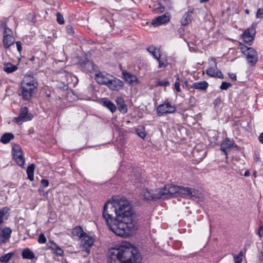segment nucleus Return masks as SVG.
<instances>
[{
	"instance_id": "1",
	"label": "nucleus",
	"mask_w": 263,
	"mask_h": 263,
	"mask_svg": "<svg viewBox=\"0 0 263 263\" xmlns=\"http://www.w3.org/2000/svg\"><path fill=\"white\" fill-rule=\"evenodd\" d=\"M134 215L132 205L124 198L108 202L103 206V219L109 229L119 236H128L136 230Z\"/></svg>"
},
{
	"instance_id": "2",
	"label": "nucleus",
	"mask_w": 263,
	"mask_h": 263,
	"mask_svg": "<svg viewBox=\"0 0 263 263\" xmlns=\"http://www.w3.org/2000/svg\"><path fill=\"white\" fill-rule=\"evenodd\" d=\"M142 257L139 250L128 243L108 252V263H140Z\"/></svg>"
},
{
	"instance_id": "3",
	"label": "nucleus",
	"mask_w": 263,
	"mask_h": 263,
	"mask_svg": "<svg viewBox=\"0 0 263 263\" xmlns=\"http://www.w3.org/2000/svg\"><path fill=\"white\" fill-rule=\"evenodd\" d=\"M37 82L36 79L30 76L25 77L18 89V94L23 100H30L37 92Z\"/></svg>"
},
{
	"instance_id": "4",
	"label": "nucleus",
	"mask_w": 263,
	"mask_h": 263,
	"mask_svg": "<svg viewBox=\"0 0 263 263\" xmlns=\"http://www.w3.org/2000/svg\"><path fill=\"white\" fill-rule=\"evenodd\" d=\"M167 198L181 196L184 198H199V192L197 190L182 186L167 184L165 186Z\"/></svg>"
},
{
	"instance_id": "5",
	"label": "nucleus",
	"mask_w": 263,
	"mask_h": 263,
	"mask_svg": "<svg viewBox=\"0 0 263 263\" xmlns=\"http://www.w3.org/2000/svg\"><path fill=\"white\" fill-rule=\"evenodd\" d=\"M77 65L81 70L87 73H96L99 69L98 66L89 60L86 55L79 57Z\"/></svg>"
},
{
	"instance_id": "6",
	"label": "nucleus",
	"mask_w": 263,
	"mask_h": 263,
	"mask_svg": "<svg viewBox=\"0 0 263 263\" xmlns=\"http://www.w3.org/2000/svg\"><path fill=\"white\" fill-rule=\"evenodd\" d=\"M239 49L242 53L246 57L248 63L254 66L256 64L258 60V54L257 51L252 47H249L239 42Z\"/></svg>"
},
{
	"instance_id": "7",
	"label": "nucleus",
	"mask_w": 263,
	"mask_h": 263,
	"mask_svg": "<svg viewBox=\"0 0 263 263\" xmlns=\"http://www.w3.org/2000/svg\"><path fill=\"white\" fill-rule=\"evenodd\" d=\"M176 110V107L172 105L168 100L165 101L163 104L159 105L157 107V114L158 116H162L164 115L174 113Z\"/></svg>"
},
{
	"instance_id": "8",
	"label": "nucleus",
	"mask_w": 263,
	"mask_h": 263,
	"mask_svg": "<svg viewBox=\"0 0 263 263\" xmlns=\"http://www.w3.org/2000/svg\"><path fill=\"white\" fill-rule=\"evenodd\" d=\"M33 115L28 112V109L27 107H23L20 110L19 116L14 118V122L18 124L24 122L30 121L33 118Z\"/></svg>"
},
{
	"instance_id": "9",
	"label": "nucleus",
	"mask_w": 263,
	"mask_h": 263,
	"mask_svg": "<svg viewBox=\"0 0 263 263\" xmlns=\"http://www.w3.org/2000/svg\"><path fill=\"white\" fill-rule=\"evenodd\" d=\"M255 33V28L254 27H249L241 34L242 39L246 43L252 42L254 39Z\"/></svg>"
},
{
	"instance_id": "10",
	"label": "nucleus",
	"mask_w": 263,
	"mask_h": 263,
	"mask_svg": "<svg viewBox=\"0 0 263 263\" xmlns=\"http://www.w3.org/2000/svg\"><path fill=\"white\" fill-rule=\"evenodd\" d=\"M110 80L107 86L110 89L118 91L123 88L124 83L120 79L114 77H111Z\"/></svg>"
},
{
	"instance_id": "11",
	"label": "nucleus",
	"mask_w": 263,
	"mask_h": 263,
	"mask_svg": "<svg viewBox=\"0 0 263 263\" xmlns=\"http://www.w3.org/2000/svg\"><path fill=\"white\" fill-rule=\"evenodd\" d=\"M95 79L98 83L102 85H105L106 86L110 81V78L108 77V74L107 73H104L99 71L98 69V71L95 73Z\"/></svg>"
},
{
	"instance_id": "12",
	"label": "nucleus",
	"mask_w": 263,
	"mask_h": 263,
	"mask_svg": "<svg viewBox=\"0 0 263 263\" xmlns=\"http://www.w3.org/2000/svg\"><path fill=\"white\" fill-rule=\"evenodd\" d=\"M81 238L82 245L85 249V252L89 254L90 248L94 243L95 239L92 237L88 236L87 234Z\"/></svg>"
},
{
	"instance_id": "13",
	"label": "nucleus",
	"mask_w": 263,
	"mask_h": 263,
	"mask_svg": "<svg viewBox=\"0 0 263 263\" xmlns=\"http://www.w3.org/2000/svg\"><path fill=\"white\" fill-rule=\"evenodd\" d=\"M12 230L9 227L1 229L0 231V244L3 245L7 242L11 237Z\"/></svg>"
},
{
	"instance_id": "14",
	"label": "nucleus",
	"mask_w": 263,
	"mask_h": 263,
	"mask_svg": "<svg viewBox=\"0 0 263 263\" xmlns=\"http://www.w3.org/2000/svg\"><path fill=\"white\" fill-rule=\"evenodd\" d=\"M171 16L167 13L164 14L162 15L156 17L153 20L152 24L154 26H159L162 24L167 23L170 20Z\"/></svg>"
},
{
	"instance_id": "15",
	"label": "nucleus",
	"mask_w": 263,
	"mask_h": 263,
	"mask_svg": "<svg viewBox=\"0 0 263 263\" xmlns=\"http://www.w3.org/2000/svg\"><path fill=\"white\" fill-rule=\"evenodd\" d=\"M206 73L211 77L218 78L222 79L224 78V76L221 71L219 69H217V64L216 62H215V67L209 68L206 70Z\"/></svg>"
},
{
	"instance_id": "16",
	"label": "nucleus",
	"mask_w": 263,
	"mask_h": 263,
	"mask_svg": "<svg viewBox=\"0 0 263 263\" xmlns=\"http://www.w3.org/2000/svg\"><path fill=\"white\" fill-rule=\"evenodd\" d=\"M194 9H191L184 14L180 21V23L182 26H186L192 22L193 18L192 14L194 13Z\"/></svg>"
},
{
	"instance_id": "17",
	"label": "nucleus",
	"mask_w": 263,
	"mask_h": 263,
	"mask_svg": "<svg viewBox=\"0 0 263 263\" xmlns=\"http://www.w3.org/2000/svg\"><path fill=\"white\" fill-rule=\"evenodd\" d=\"M209 87L208 83L205 81H201L197 82H194L192 86L190 87V88L198 89L200 91H205Z\"/></svg>"
},
{
	"instance_id": "18",
	"label": "nucleus",
	"mask_w": 263,
	"mask_h": 263,
	"mask_svg": "<svg viewBox=\"0 0 263 263\" xmlns=\"http://www.w3.org/2000/svg\"><path fill=\"white\" fill-rule=\"evenodd\" d=\"M122 73L124 81L129 84H133L134 82H136L137 80V78L136 76L127 72L125 70L123 71Z\"/></svg>"
},
{
	"instance_id": "19",
	"label": "nucleus",
	"mask_w": 263,
	"mask_h": 263,
	"mask_svg": "<svg viewBox=\"0 0 263 263\" xmlns=\"http://www.w3.org/2000/svg\"><path fill=\"white\" fill-rule=\"evenodd\" d=\"M234 144V141L229 138H227L221 144L220 149L227 155V149L232 147Z\"/></svg>"
},
{
	"instance_id": "20",
	"label": "nucleus",
	"mask_w": 263,
	"mask_h": 263,
	"mask_svg": "<svg viewBox=\"0 0 263 263\" xmlns=\"http://www.w3.org/2000/svg\"><path fill=\"white\" fill-rule=\"evenodd\" d=\"M102 102L103 106L109 109L112 113L116 111L117 107L115 104L107 98H103Z\"/></svg>"
},
{
	"instance_id": "21",
	"label": "nucleus",
	"mask_w": 263,
	"mask_h": 263,
	"mask_svg": "<svg viewBox=\"0 0 263 263\" xmlns=\"http://www.w3.org/2000/svg\"><path fill=\"white\" fill-rule=\"evenodd\" d=\"M154 200L158 199H166L167 198V194L165 187L162 189H159L155 191V193H153Z\"/></svg>"
},
{
	"instance_id": "22",
	"label": "nucleus",
	"mask_w": 263,
	"mask_h": 263,
	"mask_svg": "<svg viewBox=\"0 0 263 263\" xmlns=\"http://www.w3.org/2000/svg\"><path fill=\"white\" fill-rule=\"evenodd\" d=\"M116 103L119 110L122 113H126L127 111V106L125 104L124 100L123 98L120 97L116 99Z\"/></svg>"
},
{
	"instance_id": "23",
	"label": "nucleus",
	"mask_w": 263,
	"mask_h": 263,
	"mask_svg": "<svg viewBox=\"0 0 263 263\" xmlns=\"http://www.w3.org/2000/svg\"><path fill=\"white\" fill-rule=\"evenodd\" d=\"M3 46L6 49H8L14 43L13 36L3 35Z\"/></svg>"
},
{
	"instance_id": "24",
	"label": "nucleus",
	"mask_w": 263,
	"mask_h": 263,
	"mask_svg": "<svg viewBox=\"0 0 263 263\" xmlns=\"http://www.w3.org/2000/svg\"><path fill=\"white\" fill-rule=\"evenodd\" d=\"M143 199L147 200H154L153 191H149L147 189H143L141 193Z\"/></svg>"
},
{
	"instance_id": "25",
	"label": "nucleus",
	"mask_w": 263,
	"mask_h": 263,
	"mask_svg": "<svg viewBox=\"0 0 263 263\" xmlns=\"http://www.w3.org/2000/svg\"><path fill=\"white\" fill-rule=\"evenodd\" d=\"M18 69L17 65H13L10 63H6L4 64L3 70L7 73L15 71Z\"/></svg>"
},
{
	"instance_id": "26",
	"label": "nucleus",
	"mask_w": 263,
	"mask_h": 263,
	"mask_svg": "<svg viewBox=\"0 0 263 263\" xmlns=\"http://www.w3.org/2000/svg\"><path fill=\"white\" fill-rule=\"evenodd\" d=\"M22 256L24 259H32L35 258L34 253L29 248H26L22 252Z\"/></svg>"
},
{
	"instance_id": "27",
	"label": "nucleus",
	"mask_w": 263,
	"mask_h": 263,
	"mask_svg": "<svg viewBox=\"0 0 263 263\" xmlns=\"http://www.w3.org/2000/svg\"><path fill=\"white\" fill-rule=\"evenodd\" d=\"M13 158L18 165L20 166H23L24 165L25 163V159L23 156V152L22 153V154L14 155Z\"/></svg>"
},
{
	"instance_id": "28",
	"label": "nucleus",
	"mask_w": 263,
	"mask_h": 263,
	"mask_svg": "<svg viewBox=\"0 0 263 263\" xmlns=\"http://www.w3.org/2000/svg\"><path fill=\"white\" fill-rule=\"evenodd\" d=\"M14 138V135L11 133H6L3 134L1 138V141L3 144L9 143L11 140Z\"/></svg>"
},
{
	"instance_id": "29",
	"label": "nucleus",
	"mask_w": 263,
	"mask_h": 263,
	"mask_svg": "<svg viewBox=\"0 0 263 263\" xmlns=\"http://www.w3.org/2000/svg\"><path fill=\"white\" fill-rule=\"evenodd\" d=\"M35 169V165L33 163L30 164L27 168L26 172L28 178L30 181H33L34 179V171Z\"/></svg>"
},
{
	"instance_id": "30",
	"label": "nucleus",
	"mask_w": 263,
	"mask_h": 263,
	"mask_svg": "<svg viewBox=\"0 0 263 263\" xmlns=\"http://www.w3.org/2000/svg\"><path fill=\"white\" fill-rule=\"evenodd\" d=\"M147 50L155 59L158 58V53H160L159 49L153 46L148 47Z\"/></svg>"
},
{
	"instance_id": "31",
	"label": "nucleus",
	"mask_w": 263,
	"mask_h": 263,
	"mask_svg": "<svg viewBox=\"0 0 263 263\" xmlns=\"http://www.w3.org/2000/svg\"><path fill=\"white\" fill-rule=\"evenodd\" d=\"M156 59L159 63V68H165L167 66L168 63L167 60L164 58H161L160 53H158V58Z\"/></svg>"
},
{
	"instance_id": "32",
	"label": "nucleus",
	"mask_w": 263,
	"mask_h": 263,
	"mask_svg": "<svg viewBox=\"0 0 263 263\" xmlns=\"http://www.w3.org/2000/svg\"><path fill=\"white\" fill-rule=\"evenodd\" d=\"M72 233L74 235L78 236L80 238H82L87 234L83 230L81 227H76L73 230Z\"/></svg>"
},
{
	"instance_id": "33",
	"label": "nucleus",
	"mask_w": 263,
	"mask_h": 263,
	"mask_svg": "<svg viewBox=\"0 0 263 263\" xmlns=\"http://www.w3.org/2000/svg\"><path fill=\"white\" fill-rule=\"evenodd\" d=\"M14 255V253L10 252L0 257V263H7Z\"/></svg>"
},
{
	"instance_id": "34",
	"label": "nucleus",
	"mask_w": 263,
	"mask_h": 263,
	"mask_svg": "<svg viewBox=\"0 0 263 263\" xmlns=\"http://www.w3.org/2000/svg\"><path fill=\"white\" fill-rule=\"evenodd\" d=\"M9 210V208L6 206L0 209V229L2 228V224L4 221V218L6 214L8 212Z\"/></svg>"
},
{
	"instance_id": "35",
	"label": "nucleus",
	"mask_w": 263,
	"mask_h": 263,
	"mask_svg": "<svg viewBox=\"0 0 263 263\" xmlns=\"http://www.w3.org/2000/svg\"><path fill=\"white\" fill-rule=\"evenodd\" d=\"M164 7L160 4H157L155 5L154 8L153 9V11L155 13H162L164 11Z\"/></svg>"
},
{
	"instance_id": "36",
	"label": "nucleus",
	"mask_w": 263,
	"mask_h": 263,
	"mask_svg": "<svg viewBox=\"0 0 263 263\" xmlns=\"http://www.w3.org/2000/svg\"><path fill=\"white\" fill-rule=\"evenodd\" d=\"M112 20L109 17H102L101 19V23L105 26L106 28H110L111 26Z\"/></svg>"
},
{
	"instance_id": "37",
	"label": "nucleus",
	"mask_w": 263,
	"mask_h": 263,
	"mask_svg": "<svg viewBox=\"0 0 263 263\" xmlns=\"http://www.w3.org/2000/svg\"><path fill=\"white\" fill-rule=\"evenodd\" d=\"M22 153H23V151L21 147L18 144H13L12 149L13 156H14V155L22 154Z\"/></svg>"
},
{
	"instance_id": "38",
	"label": "nucleus",
	"mask_w": 263,
	"mask_h": 263,
	"mask_svg": "<svg viewBox=\"0 0 263 263\" xmlns=\"http://www.w3.org/2000/svg\"><path fill=\"white\" fill-rule=\"evenodd\" d=\"M136 134L141 138L144 139L146 136V133L144 132V128L143 127L138 128L136 129Z\"/></svg>"
},
{
	"instance_id": "39",
	"label": "nucleus",
	"mask_w": 263,
	"mask_h": 263,
	"mask_svg": "<svg viewBox=\"0 0 263 263\" xmlns=\"http://www.w3.org/2000/svg\"><path fill=\"white\" fill-rule=\"evenodd\" d=\"M242 253L241 251L239 252V254L234 255V259L235 262V263H241L242 260Z\"/></svg>"
},
{
	"instance_id": "40",
	"label": "nucleus",
	"mask_w": 263,
	"mask_h": 263,
	"mask_svg": "<svg viewBox=\"0 0 263 263\" xmlns=\"http://www.w3.org/2000/svg\"><path fill=\"white\" fill-rule=\"evenodd\" d=\"M57 21L59 24H63L65 22L63 15L60 12L57 13Z\"/></svg>"
},
{
	"instance_id": "41",
	"label": "nucleus",
	"mask_w": 263,
	"mask_h": 263,
	"mask_svg": "<svg viewBox=\"0 0 263 263\" xmlns=\"http://www.w3.org/2000/svg\"><path fill=\"white\" fill-rule=\"evenodd\" d=\"M231 86H232V84L230 83L223 81L221 83L220 88L221 90H227Z\"/></svg>"
},
{
	"instance_id": "42",
	"label": "nucleus",
	"mask_w": 263,
	"mask_h": 263,
	"mask_svg": "<svg viewBox=\"0 0 263 263\" xmlns=\"http://www.w3.org/2000/svg\"><path fill=\"white\" fill-rule=\"evenodd\" d=\"M170 82L167 81H163L161 80H158L156 82V85L159 86H166L169 85Z\"/></svg>"
},
{
	"instance_id": "43",
	"label": "nucleus",
	"mask_w": 263,
	"mask_h": 263,
	"mask_svg": "<svg viewBox=\"0 0 263 263\" xmlns=\"http://www.w3.org/2000/svg\"><path fill=\"white\" fill-rule=\"evenodd\" d=\"M7 35L8 36H13V32L12 30L6 26H5L4 30L3 32V35Z\"/></svg>"
},
{
	"instance_id": "44",
	"label": "nucleus",
	"mask_w": 263,
	"mask_h": 263,
	"mask_svg": "<svg viewBox=\"0 0 263 263\" xmlns=\"http://www.w3.org/2000/svg\"><path fill=\"white\" fill-rule=\"evenodd\" d=\"M46 238L44 234L43 233H41L39 235V238H38V242L39 243H45L46 242Z\"/></svg>"
},
{
	"instance_id": "45",
	"label": "nucleus",
	"mask_w": 263,
	"mask_h": 263,
	"mask_svg": "<svg viewBox=\"0 0 263 263\" xmlns=\"http://www.w3.org/2000/svg\"><path fill=\"white\" fill-rule=\"evenodd\" d=\"M67 32L71 35H72L74 33V31L73 27L71 25H68L66 27Z\"/></svg>"
},
{
	"instance_id": "46",
	"label": "nucleus",
	"mask_w": 263,
	"mask_h": 263,
	"mask_svg": "<svg viewBox=\"0 0 263 263\" xmlns=\"http://www.w3.org/2000/svg\"><path fill=\"white\" fill-rule=\"evenodd\" d=\"M175 89L177 92H179L181 91V89L180 87V79L179 78H177L176 79V81L175 83Z\"/></svg>"
},
{
	"instance_id": "47",
	"label": "nucleus",
	"mask_w": 263,
	"mask_h": 263,
	"mask_svg": "<svg viewBox=\"0 0 263 263\" xmlns=\"http://www.w3.org/2000/svg\"><path fill=\"white\" fill-rule=\"evenodd\" d=\"M256 17L257 18H263V9L259 8L256 14Z\"/></svg>"
},
{
	"instance_id": "48",
	"label": "nucleus",
	"mask_w": 263,
	"mask_h": 263,
	"mask_svg": "<svg viewBox=\"0 0 263 263\" xmlns=\"http://www.w3.org/2000/svg\"><path fill=\"white\" fill-rule=\"evenodd\" d=\"M49 181L47 179H42L41 180V186L43 188L47 187L49 185Z\"/></svg>"
},
{
	"instance_id": "49",
	"label": "nucleus",
	"mask_w": 263,
	"mask_h": 263,
	"mask_svg": "<svg viewBox=\"0 0 263 263\" xmlns=\"http://www.w3.org/2000/svg\"><path fill=\"white\" fill-rule=\"evenodd\" d=\"M55 252L57 255L60 256H63L64 255L63 250L60 247L55 250Z\"/></svg>"
},
{
	"instance_id": "50",
	"label": "nucleus",
	"mask_w": 263,
	"mask_h": 263,
	"mask_svg": "<svg viewBox=\"0 0 263 263\" xmlns=\"http://www.w3.org/2000/svg\"><path fill=\"white\" fill-rule=\"evenodd\" d=\"M16 45L17 47V49L18 51L21 53V51H22V43L21 41H17L16 42Z\"/></svg>"
},
{
	"instance_id": "51",
	"label": "nucleus",
	"mask_w": 263,
	"mask_h": 263,
	"mask_svg": "<svg viewBox=\"0 0 263 263\" xmlns=\"http://www.w3.org/2000/svg\"><path fill=\"white\" fill-rule=\"evenodd\" d=\"M50 242L51 243L50 247L52 249L56 250L57 249H58L59 247V246L56 243H55L54 241H50Z\"/></svg>"
},
{
	"instance_id": "52",
	"label": "nucleus",
	"mask_w": 263,
	"mask_h": 263,
	"mask_svg": "<svg viewBox=\"0 0 263 263\" xmlns=\"http://www.w3.org/2000/svg\"><path fill=\"white\" fill-rule=\"evenodd\" d=\"M229 76L231 79L233 80L236 81L237 77L236 75L234 73H229Z\"/></svg>"
},
{
	"instance_id": "53",
	"label": "nucleus",
	"mask_w": 263,
	"mask_h": 263,
	"mask_svg": "<svg viewBox=\"0 0 263 263\" xmlns=\"http://www.w3.org/2000/svg\"><path fill=\"white\" fill-rule=\"evenodd\" d=\"M258 140L261 143L263 144V132L259 136Z\"/></svg>"
},
{
	"instance_id": "54",
	"label": "nucleus",
	"mask_w": 263,
	"mask_h": 263,
	"mask_svg": "<svg viewBox=\"0 0 263 263\" xmlns=\"http://www.w3.org/2000/svg\"><path fill=\"white\" fill-rule=\"evenodd\" d=\"M258 234L260 236V237H261L263 236V227H260Z\"/></svg>"
},
{
	"instance_id": "55",
	"label": "nucleus",
	"mask_w": 263,
	"mask_h": 263,
	"mask_svg": "<svg viewBox=\"0 0 263 263\" xmlns=\"http://www.w3.org/2000/svg\"><path fill=\"white\" fill-rule=\"evenodd\" d=\"M220 98H216L215 100H214V104L215 105H217L218 103H220Z\"/></svg>"
},
{
	"instance_id": "56",
	"label": "nucleus",
	"mask_w": 263,
	"mask_h": 263,
	"mask_svg": "<svg viewBox=\"0 0 263 263\" xmlns=\"http://www.w3.org/2000/svg\"><path fill=\"white\" fill-rule=\"evenodd\" d=\"M258 258H259L260 261L262 262L263 261V252H261L260 254L259 255Z\"/></svg>"
},
{
	"instance_id": "57",
	"label": "nucleus",
	"mask_w": 263,
	"mask_h": 263,
	"mask_svg": "<svg viewBox=\"0 0 263 263\" xmlns=\"http://www.w3.org/2000/svg\"><path fill=\"white\" fill-rule=\"evenodd\" d=\"M250 175V172L249 171V170H247L245 172V176H249Z\"/></svg>"
},
{
	"instance_id": "58",
	"label": "nucleus",
	"mask_w": 263,
	"mask_h": 263,
	"mask_svg": "<svg viewBox=\"0 0 263 263\" xmlns=\"http://www.w3.org/2000/svg\"><path fill=\"white\" fill-rule=\"evenodd\" d=\"M210 0H200V2L201 3H205V2H209Z\"/></svg>"
},
{
	"instance_id": "59",
	"label": "nucleus",
	"mask_w": 263,
	"mask_h": 263,
	"mask_svg": "<svg viewBox=\"0 0 263 263\" xmlns=\"http://www.w3.org/2000/svg\"><path fill=\"white\" fill-rule=\"evenodd\" d=\"M34 60H35V57L34 56H32V57H31L29 59V60L31 61H33Z\"/></svg>"
},
{
	"instance_id": "60",
	"label": "nucleus",
	"mask_w": 263,
	"mask_h": 263,
	"mask_svg": "<svg viewBox=\"0 0 263 263\" xmlns=\"http://www.w3.org/2000/svg\"><path fill=\"white\" fill-rule=\"evenodd\" d=\"M245 13L247 14H249V10L248 9L245 10Z\"/></svg>"
},
{
	"instance_id": "61",
	"label": "nucleus",
	"mask_w": 263,
	"mask_h": 263,
	"mask_svg": "<svg viewBox=\"0 0 263 263\" xmlns=\"http://www.w3.org/2000/svg\"><path fill=\"white\" fill-rule=\"evenodd\" d=\"M256 172L253 173V175L255 176V177H256Z\"/></svg>"
},
{
	"instance_id": "62",
	"label": "nucleus",
	"mask_w": 263,
	"mask_h": 263,
	"mask_svg": "<svg viewBox=\"0 0 263 263\" xmlns=\"http://www.w3.org/2000/svg\"><path fill=\"white\" fill-rule=\"evenodd\" d=\"M262 247H263V241L262 242Z\"/></svg>"
}]
</instances>
